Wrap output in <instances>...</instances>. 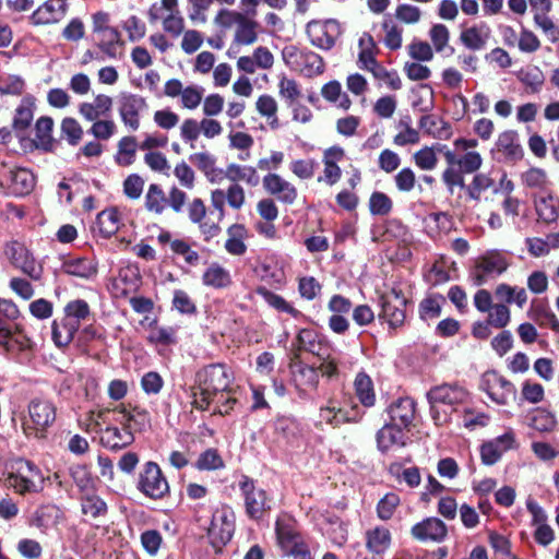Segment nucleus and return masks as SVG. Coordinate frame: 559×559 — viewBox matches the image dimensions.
Instances as JSON below:
<instances>
[{
    "mask_svg": "<svg viewBox=\"0 0 559 559\" xmlns=\"http://www.w3.org/2000/svg\"><path fill=\"white\" fill-rule=\"evenodd\" d=\"M53 120L50 117H40L35 124V140L37 146L48 150L52 145Z\"/></svg>",
    "mask_w": 559,
    "mask_h": 559,
    "instance_id": "46",
    "label": "nucleus"
},
{
    "mask_svg": "<svg viewBox=\"0 0 559 559\" xmlns=\"http://www.w3.org/2000/svg\"><path fill=\"white\" fill-rule=\"evenodd\" d=\"M226 203L230 209L239 211L246 204V191L238 182H234L225 190Z\"/></svg>",
    "mask_w": 559,
    "mask_h": 559,
    "instance_id": "64",
    "label": "nucleus"
},
{
    "mask_svg": "<svg viewBox=\"0 0 559 559\" xmlns=\"http://www.w3.org/2000/svg\"><path fill=\"white\" fill-rule=\"evenodd\" d=\"M178 12H180L178 8V0H160L159 3H154L148 11V19L151 22L163 21Z\"/></svg>",
    "mask_w": 559,
    "mask_h": 559,
    "instance_id": "53",
    "label": "nucleus"
},
{
    "mask_svg": "<svg viewBox=\"0 0 559 559\" xmlns=\"http://www.w3.org/2000/svg\"><path fill=\"white\" fill-rule=\"evenodd\" d=\"M98 36V47L100 48V50L108 57L116 58V44L120 39L119 32L116 28L108 26L103 33H99Z\"/></svg>",
    "mask_w": 559,
    "mask_h": 559,
    "instance_id": "59",
    "label": "nucleus"
},
{
    "mask_svg": "<svg viewBox=\"0 0 559 559\" xmlns=\"http://www.w3.org/2000/svg\"><path fill=\"white\" fill-rule=\"evenodd\" d=\"M484 384L489 397L499 405L508 404L515 396L514 385L496 372H487Z\"/></svg>",
    "mask_w": 559,
    "mask_h": 559,
    "instance_id": "17",
    "label": "nucleus"
},
{
    "mask_svg": "<svg viewBox=\"0 0 559 559\" xmlns=\"http://www.w3.org/2000/svg\"><path fill=\"white\" fill-rule=\"evenodd\" d=\"M516 447L515 435L512 430H508L490 441L485 442L480 447V457L485 465L491 466L496 464L502 454Z\"/></svg>",
    "mask_w": 559,
    "mask_h": 559,
    "instance_id": "13",
    "label": "nucleus"
},
{
    "mask_svg": "<svg viewBox=\"0 0 559 559\" xmlns=\"http://www.w3.org/2000/svg\"><path fill=\"white\" fill-rule=\"evenodd\" d=\"M90 314V306L82 299H75L68 302L63 309V317L79 329L82 322L85 321Z\"/></svg>",
    "mask_w": 559,
    "mask_h": 559,
    "instance_id": "40",
    "label": "nucleus"
},
{
    "mask_svg": "<svg viewBox=\"0 0 559 559\" xmlns=\"http://www.w3.org/2000/svg\"><path fill=\"white\" fill-rule=\"evenodd\" d=\"M391 540V532L384 526H376L366 532V547L374 555L384 554L390 548Z\"/></svg>",
    "mask_w": 559,
    "mask_h": 559,
    "instance_id": "31",
    "label": "nucleus"
},
{
    "mask_svg": "<svg viewBox=\"0 0 559 559\" xmlns=\"http://www.w3.org/2000/svg\"><path fill=\"white\" fill-rule=\"evenodd\" d=\"M195 466L201 471L218 469L224 466V461L216 450L207 449L200 454Z\"/></svg>",
    "mask_w": 559,
    "mask_h": 559,
    "instance_id": "61",
    "label": "nucleus"
},
{
    "mask_svg": "<svg viewBox=\"0 0 559 559\" xmlns=\"http://www.w3.org/2000/svg\"><path fill=\"white\" fill-rule=\"evenodd\" d=\"M258 22L245 14L235 27L228 53L236 47L253 45L258 40Z\"/></svg>",
    "mask_w": 559,
    "mask_h": 559,
    "instance_id": "26",
    "label": "nucleus"
},
{
    "mask_svg": "<svg viewBox=\"0 0 559 559\" xmlns=\"http://www.w3.org/2000/svg\"><path fill=\"white\" fill-rule=\"evenodd\" d=\"M254 106L257 112L267 121L271 130L280 128V119L277 116L278 104L273 96L269 94L260 95L257 98Z\"/></svg>",
    "mask_w": 559,
    "mask_h": 559,
    "instance_id": "33",
    "label": "nucleus"
},
{
    "mask_svg": "<svg viewBox=\"0 0 559 559\" xmlns=\"http://www.w3.org/2000/svg\"><path fill=\"white\" fill-rule=\"evenodd\" d=\"M241 489L245 495L247 513L253 519H260L270 509L266 492L257 488L249 479L241 483Z\"/></svg>",
    "mask_w": 559,
    "mask_h": 559,
    "instance_id": "19",
    "label": "nucleus"
},
{
    "mask_svg": "<svg viewBox=\"0 0 559 559\" xmlns=\"http://www.w3.org/2000/svg\"><path fill=\"white\" fill-rule=\"evenodd\" d=\"M139 489L145 496L153 499H162L168 493V481L156 463H145L143 471L140 474Z\"/></svg>",
    "mask_w": 559,
    "mask_h": 559,
    "instance_id": "7",
    "label": "nucleus"
},
{
    "mask_svg": "<svg viewBox=\"0 0 559 559\" xmlns=\"http://www.w3.org/2000/svg\"><path fill=\"white\" fill-rule=\"evenodd\" d=\"M117 406L114 408H102L91 411L86 414L85 430L97 433L100 437V429L115 423L117 424Z\"/></svg>",
    "mask_w": 559,
    "mask_h": 559,
    "instance_id": "30",
    "label": "nucleus"
},
{
    "mask_svg": "<svg viewBox=\"0 0 559 559\" xmlns=\"http://www.w3.org/2000/svg\"><path fill=\"white\" fill-rule=\"evenodd\" d=\"M82 512L90 518H98L107 511L106 503L92 491L83 493L81 498Z\"/></svg>",
    "mask_w": 559,
    "mask_h": 559,
    "instance_id": "49",
    "label": "nucleus"
},
{
    "mask_svg": "<svg viewBox=\"0 0 559 559\" xmlns=\"http://www.w3.org/2000/svg\"><path fill=\"white\" fill-rule=\"evenodd\" d=\"M493 187L495 179H492L488 174L480 173L474 176L472 182L467 187V192L473 200L479 201L481 194Z\"/></svg>",
    "mask_w": 559,
    "mask_h": 559,
    "instance_id": "55",
    "label": "nucleus"
},
{
    "mask_svg": "<svg viewBox=\"0 0 559 559\" xmlns=\"http://www.w3.org/2000/svg\"><path fill=\"white\" fill-rule=\"evenodd\" d=\"M431 416L436 425L448 423L454 407L467 401L468 392L456 384H442L428 392Z\"/></svg>",
    "mask_w": 559,
    "mask_h": 559,
    "instance_id": "2",
    "label": "nucleus"
},
{
    "mask_svg": "<svg viewBox=\"0 0 559 559\" xmlns=\"http://www.w3.org/2000/svg\"><path fill=\"white\" fill-rule=\"evenodd\" d=\"M411 535L419 542L441 543L448 535V527L438 518H427L413 525Z\"/></svg>",
    "mask_w": 559,
    "mask_h": 559,
    "instance_id": "18",
    "label": "nucleus"
},
{
    "mask_svg": "<svg viewBox=\"0 0 559 559\" xmlns=\"http://www.w3.org/2000/svg\"><path fill=\"white\" fill-rule=\"evenodd\" d=\"M319 417L321 421H324L325 424L333 427H337L343 423L357 421L360 418V416L357 414L350 416L348 412L342 407H337L333 404L332 401H329L326 406L320 408Z\"/></svg>",
    "mask_w": 559,
    "mask_h": 559,
    "instance_id": "34",
    "label": "nucleus"
},
{
    "mask_svg": "<svg viewBox=\"0 0 559 559\" xmlns=\"http://www.w3.org/2000/svg\"><path fill=\"white\" fill-rule=\"evenodd\" d=\"M356 395L360 403L367 407L374 404L376 395L373 391V383L369 376L360 372L356 376L355 382Z\"/></svg>",
    "mask_w": 559,
    "mask_h": 559,
    "instance_id": "43",
    "label": "nucleus"
},
{
    "mask_svg": "<svg viewBox=\"0 0 559 559\" xmlns=\"http://www.w3.org/2000/svg\"><path fill=\"white\" fill-rule=\"evenodd\" d=\"M117 131V126L110 119H97L93 121L90 133L98 140H109Z\"/></svg>",
    "mask_w": 559,
    "mask_h": 559,
    "instance_id": "62",
    "label": "nucleus"
},
{
    "mask_svg": "<svg viewBox=\"0 0 559 559\" xmlns=\"http://www.w3.org/2000/svg\"><path fill=\"white\" fill-rule=\"evenodd\" d=\"M377 442L382 452L393 451L405 445L406 435L403 428L388 424L379 430Z\"/></svg>",
    "mask_w": 559,
    "mask_h": 559,
    "instance_id": "27",
    "label": "nucleus"
},
{
    "mask_svg": "<svg viewBox=\"0 0 559 559\" xmlns=\"http://www.w3.org/2000/svg\"><path fill=\"white\" fill-rule=\"evenodd\" d=\"M228 142L230 148L245 153V155L239 156L240 159L246 160L250 157L249 151L254 143L252 135L243 131H230L228 133Z\"/></svg>",
    "mask_w": 559,
    "mask_h": 559,
    "instance_id": "51",
    "label": "nucleus"
},
{
    "mask_svg": "<svg viewBox=\"0 0 559 559\" xmlns=\"http://www.w3.org/2000/svg\"><path fill=\"white\" fill-rule=\"evenodd\" d=\"M233 374L221 364L211 365L200 370L192 386V404L199 409H207L213 403L217 404V412L228 414L236 402L229 395Z\"/></svg>",
    "mask_w": 559,
    "mask_h": 559,
    "instance_id": "1",
    "label": "nucleus"
},
{
    "mask_svg": "<svg viewBox=\"0 0 559 559\" xmlns=\"http://www.w3.org/2000/svg\"><path fill=\"white\" fill-rule=\"evenodd\" d=\"M263 188L278 200L292 204L297 198L296 188L278 174L269 173L262 179Z\"/></svg>",
    "mask_w": 559,
    "mask_h": 559,
    "instance_id": "21",
    "label": "nucleus"
},
{
    "mask_svg": "<svg viewBox=\"0 0 559 559\" xmlns=\"http://www.w3.org/2000/svg\"><path fill=\"white\" fill-rule=\"evenodd\" d=\"M112 98L106 94H97L92 102L79 105V114L87 121H95L107 116L112 109Z\"/></svg>",
    "mask_w": 559,
    "mask_h": 559,
    "instance_id": "25",
    "label": "nucleus"
},
{
    "mask_svg": "<svg viewBox=\"0 0 559 559\" xmlns=\"http://www.w3.org/2000/svg\"><path fill=\"white\" fill-rule=\"evenodd\" d=\"M204 90L199 85H187L181 94L180 106L188 110L197 109L203 100Z\"/></svg>",
    "mask_w": 559,
    "mask_h": 559,
    "instance_id": "56",
    "label": "nucleus"
},
{
    "mask_svg": "<svg viewBox=\"0 0 559 559\" xmlns=\"http://www.w3.org/2000/svg\"><path fill=\"white\" fill-rule=\"evenodd\" d=\"M120 222L121 215L115 207L106 209L97 215L98 230L105 237H109L117 233L120 227Z\"/></svg>",
    "mask_w": 559,
    "mask_h": 559,
    "instance_id": "38",
    "label": "nucleus"
},
{
    "mask_svg": "<svg viewBox=\"0 0 559 559\" xmlns=\"http://www.w3.org/2000/svg\"><path fill=\"white\" fill-rule=\"evenodd\" d=\"M138 143L134 136H123L118 142L116 162L120 166H129L134 162Z\"/></svg>",
    "mask_w": 559,
    "mask_h": 559,
    "instance_id": "45",
    "label": "nucleus"
},
{
    "mask_svg": "<svg viewBox=\"0 0 559 559\" xmlns=\"http://www.w3.org/2000/svg\"><path fill=\"white\" fill-rule=\"evenodd\" d=\"M134 441V436L130 432V429L126 426L118 424H110L100 429L99 442L102 445L109 450H120L129 447Z\"/></svg>",
    "mask_w": 559,
    "mask_h": 559,
    "instance_id": "20",
    "label": "nucleus"
},
{
    "mask_svg": "<svg viewBox=\"0 0 559 559\" xmlns=\"http://www.w3.org/2000/svg\"><path fill=\"white\" fill-rule=\"evenodd\" d=\"M445 146H424L413 154L415 165L421 170H432L438 165V152H443Z\"/></svg>",
    "mask_w": 559,
    "mask_h": 559,
    "instance_id": "39",
    "label": "nucleus"
},
{
    "mask_svg": "<svg viewBox=\"0 0 559 559\" xmlns=\"http://www.w3.org/2000/svg\"><path fill=\"white\" fill-rule=\"evenodd\" d=\"M536 213L538 219L545 223H552L558 217V201L552 197H542L536 201Z\"/></svg>",
    "mask_w": 559,
    "mask_h": 559,
    "instance_id": "52",
    "label": "nucleus"
},
{
    "mask_svg": "<svg viewBox=\"0 0 559 559\" xmlns=\"http://www.w3.org/2000/svg\"><path fill=\"white\" fill-rule=\"evenodd\" d=\"M278 95L288 106L300 100L302 97V91L296 80L282 76L278 82Z\"/></svg>",
    "mask_w": 559,
    "mask_h": 559,
    "instance_id": "50",
    "label": "nucleus"
},
{
    "mask_svg": "<svg viewBox=\"0 0 559 559\" xmlns=\"http://www.w3.org/2000/svg\"><path fill=\"white\" fill-rule=\"evenodd\" d=\"M407 53L414 61L429 62L433 59V48L427 41L415 39L407 46Z\"/></svg>",
    "mask_w": 559,
    "mask_h": 559,
    "instance_id": "57",
    "label": "nucleus"
},
{
    "mask_svg": "<svg viewBox=\"0 0 559 559\" xmlns=\"http://www.w3.org/2000/svg\"><path fill=\"white\" fill-rule=\"evenodd\" d=\"M226 175L233 183L243 181L249 186H255L259 181L257 169L252 166L229 164L226 168Z\"/></svg>",
    "mask_w": 559,
    "mask_h": 559,
    "instance_id": "41",
    "label": "nucleus"
},
{
    "mask_svg": "<svg viewBox=\"0 0 559 559\" xmlns=\"http://www.w3.org/2000/svg\"><path fill=\"white\" fill-rule=\"evenodd\" d=\"M79 328L64 317L56 319L52 323V340L59 347L68 346L76 334Z\"/></svg>",
    "mask_w": 559,
    "mask_h": 559,
    "instance_id": "37",
    "label": "nucleus"
},
{
    "mask_svg": "<svg viewBox=\"0 0 559 559\" xmlns=\"http://www.w3.org/2000/svg\"><path fill=\"white\" fill-rule=\"evenodd\" d=\"M117 424L126 426L134 436L135 432L144 431L151 426L150 413L141 407H128L124 404L117 406Z\"/></svg>",
    "mask_w": 559,
    "mask_h": 559,
    "instance_id": "16",
    "label": "nucleus"
},
{
    "mask_svg": "<svg viewBox=\"0 0 559 559\" xmlns=\"http://www.w3.org/2000/svg\"><path fill=\"white\" fill-rule=\"evenodd\" d=\"M395 19L405 25H416L423 17L421 10L413 4H400L395 9Z\"/></svg>",
    "mask_w": 559,
    "mask_h": 559,
    "instance_id": "60",
    "label": "nucleus"
},
{
    "mask_svg": "<svg viewBox=\"0 0 559 559\" xmlns=\"http://www.w3.org/2000/svg\"><path fill=\"white\" fill-rule=\"evenodd\" d=\"M307 34L314 46L329 50L342 34V28L335 20L313 21L308 23Z\"/></svg>",
    "mask_w": 559,
    "mask_h": 559,
    "instance_id": "9",
    "label": "nucleus"
},
{
    "mask_svg": "<svg viewBox=\"0 0 559 559\" xmlns=\"http://www.w3.org/2000/svg\"><path fill=\"white\" fill-rule=\"evenodd\" d=\"M203 283L215 288H223L229 285V273L219 265H211L203 274Z\"/></svg>",
    "mask_w": 559,
    "mask_h": 559,
    "instance_id": "54",
    "label": "nucleus"
},
{
    "mask_svg": "<svg viewBox=\"0 0 559 559\" xmlns=\"http://www.w3.org/2000/svg\"><path fill=\"white\" fill-rule=\"evenodd\" d=\"M391 423L401 428H407L415 417V402L412 399H399L389 407Z\"/></svg>",
    "mask_w": 559,
    "mask_h": 559,
    "instance_id": "28",
    "label": "nucleus"
},
{
    "mask_svg": "<svg viewBox=\"0 0 559 559\" xmlns=\"http://www.w3.org/2000/svg\"><path fill=\"white\" fill-rule=\"evenodd\" d=\"M56 420V407L46 400H33L23 418V430L27 436L44 438Z\"/></svg>",
    "mask_w": 559,
    "mask_h": 559,
    "instance_id": "3",
    "label": "nucleus"
},
{
    "mask_svg": "<svg viewBox=\"0 0 559 559\" xmlns=\"http://www.w3.org/2000/svg\"><path fill=\"white\" fill-rule=\"evenodd\" d=\"M293 381L301 394H307L317 390L319 384L318 369L301 361H296L292 366Z\"/></svg>",
    "mask_w": 559,
    "mask_h": 559,
    "instance_id": "24",
    "label": "nucleus"
},
{
    "mask_svg": "<svg viewBox=\"0 0 559 559\" xmlns=\"http://www.w3.org/2000/svg\"><path fill=\"white\" fill-rule=\"evenodd\" d=\"M382 317L392 329L404 323L406 318V298L401 290L392 288L382 295Z\"/></svg>",
    "mask_w": 559,
    "mask_h": 559,
    "instance_id": "11",
    "label": "nucleus"
},
{
    "mask_svg": "<svg viewBox=\"0 0 559 559\" xmlns=\"http://www.w3.org/2000/svg\"><path fill=\"white\" fill-rule=\"evenodd\" d=\"M488 38V29L486 27L473 26L461 33L462 43L469 49L478 50L483 48Z\"/></svg>",
    "mask_w": 559,
    "mask_h": 559,
    "instance_id": "47",
    "label": "nucleus"
},
{
    "mask_svg": "<svg viewBox=\"0 0 559 559\" xmlns=\"http://www.w3.org/2000/svg\"><path fill=\"white\" fill-rule=\"evenodd\" d=\"M454 145L456 151L462 153L457 159V165L464 173L471 174L480 168L483 158L478 152L473 150L477 146L476 140L457 139Z\"/></svg>",
    "mask_w": 559,
    "mask_h": 559,
    "instance_id": "23",
    "label": "nucleus"
},
{
    "mask_svg": "<svg viewBox=\"0 0 559 559\" xmlns=\"http://www.w3.org/2000/svg\"><path fill=\"white\" fill-rule=\"evenodd\" d=\"M144 204L150 213L160 215L165 211L167 197L158 185L152 183L148 186Z\"/></svg>",
    "mask_w": 559,
    "mask_h": 559,
    "instance_id": "42",
    "label": "nucleus"
},
{
    "mask_svg": "<svg viewBox=\"0 0 559 559\" xmlns=\"http://www.w3.org/2000/svg\"><path fill=\"white\" fill-rule=\"evenodd\" d=\"M321 95L326 102L335 104L343 110H348L352 107L353 103L348 95L343 92L338 81L334 80L324 84L321 88Z\"/></svg>",
    "mask_w": 559,
    "mask_h": 559,
    "instance_id": "36",
    "label": "nucleus"
},
{
    "mask_svg": "<svg viewBox=\"0 0 559 559\" xmlns=\"http://www.w3.org/2000/svg\"><path fill=\"white\" fill-rule=\"evenodd\" d=\"M0 346L7 354L21 352L31 347V340L20 324H9L0 319Z\"/></svg>",
    "mask_w": 559,
    "mask_h": 559,
    "instance_id": "14",
    "label": "nucleus"
},
{
    "mask_svg": "<svg viewBox=\"0 0 559 559\" xmlns=\"http://www.w3.org/2000/svg\"><path fill=\"white\" fill-rule=\"evenodd\" d=\"M148 105L146 99L138 94L123 92L117 97V111L123 126L130 131H138L142 115Z\"/></svg>",
    "mask_w": 559,
    "mask_h": 559,
    "instance_id": "6",
    "label": "nucleus"
},
{
    "mask_svg": "<svg viewBox=\"0 0 559 559\" xmlns=\"http://www.w3.org/2000/svg\"><path fill=\"white\" fill-rule=\"evenodd\" d=\"M509 266L506 257L498 251L487 252L475 265L474 280L477 285L485 284L490 277L502 274Z\"/></svg>",
    "mask_w": 559,
    "mask_h": 559,
    "instance_id": "10",
    "label": "nucleus"
},
{
    "mask_svg": "<svg viewBox=\"0 0 559 559\" xmlns=\"http://www.w3.org/2000/svg\"><path fill=\"white\" fill-rule=\"evenodd\" d=\"M41 476L36 467L28 461L17 459L12 462L5 484L19 493L38 491L41 488L36 485V480Z\"/></svg>",
    "mask_w": 559,
    "mask_h": 559,
    "instance_id": "5",
    "label": "nucleus"
},
{
    "mask_svg": "<svg viewBox=\"0 0 559 559\" xmlns=\"http://www.w3.org/2000/svg\"><path fill=\"white\" fill-rule=\"evenodd\" d=\"M61 132L71 145H76L83 138V129L74 118L68 117L62 120Z\"/></svg>",
    "mask_w": 559,
    "mask_h": 559,
    "instance_id": "63",
    "label": "nucleus"
},
{
    "mask_svg": "<svg viewBox=\"0 0 559 559\" xmlns=\"http://www.w3.org/2000/svg\"><path fill=\"white\" fill-rule=\"evenodd\" d=\"M187 211L189 219L191 221V223L199 225V228L202 231V234L206 235L207 237H213L218 234V225L203 223V219L206 216L207 209L202 199L194 198L188 204Z\"/></svg>",
    "mask_w": 559,
    "mask_h": 559,
    "instance_id": "29",
    "label": "nucleus"
},
{
    "mask_svg": "<svg viewBox=\"0 0 559 559\" xmlns=\"http://www.w3.org/2000/svg\"><path fill=\"white\" fill-rule=\"evenodd\" d=\"M429 38L433 50L442 52L449 46L450 31L444 24H435L429 29Z\"/></svg>",
    "mask_w": 559,
    "mask_h": 559,
    "instance_id": "58",
    "label": "nucleus"
},
{
    "mask_svg": "<svg viewBox=\"0 0 559 559\" xmlns=\"http://www.w3.org/2000/svg\"><path fill=\"white\" fill-rule=\"evenodd\" d=\"M228 238L225 242V249L233 255H242L247 246L245 239L248 236V230L241 224H234L227 229Z\"/></svg>",
    "mask_w": 559,
    "mask_h": 559,
    "instance_id": "35",
    "label": "nucleus"
},
{
    "mask_svg": "<svg viewBox=\"0 0 559 559\" xmlns=\"http://www.w3.org/2000/svg\"><path fill=\"white\" fill-rule=\"evenodd\" d=\"M5 254L16 267L33 278H38L40 267L25 245L19 241H11L7 245Z\"/></svg>",
    "mask_w": 559,
    "mask_h": 559,
    "instance_id": "15",
    "label": "nucleus"
},
{
    "mask_svg": "<svg viewBox=\"0 0 559 559\" xmlns=\"http://www.w3.org/2000/svg\"><path fill=\"white\" fill-rule=\"evenodd\" d=\"M5 183L11 194L23 197L34 189L35 177L25 168H12L5 174Z\"/></svg>",
    "mask_w": 559,
    "mask_h": 559,
    "instance_id": "22",
    "label": "nucleus"
},
{
    "mask_svg": "<svg viewBox=\"0 0 559 559\" xmlns=\"http://www.w3.org/2000/svg\"><path fill=\"white\" fill-rule=\"evenodd\" d=\"M64 271L69 275L85 280L94 277L97 272L95 264L87 259H78L67 262L64 264Z\"/></svg>",
    "mask_w": 559,
    "mask_h": 559,
    "instance_id": "48",
    "label": "nucleus"
},
{
    "mask_svg": "<svg viewBox=\"0 0 559 559\" xmlns=\"http://www.w3.org/2000/svg\"><path fill=\"white\" fill-rule=\"evenodd\" d=\"M383 31L382 41L390 50H399L403 45V28L392 21L381 24Z\"/></svg>",
    "mask_w": 559,
    "mask_h": 559,
    "instance_id": "44",
    "label": "nucleus"
},
{
    "mask_svg": "<svg viewBox=\"0 0 559 559\" xmlns=\"http://www.w3.org/2000/svg\"><path fill=\"white\" fill-rule=\"evenodd\" d=\"M282 59L284 63L307 78L320 75L324 71V61L313 51L302 50L294 45L283 48Z\"/></svg>",
    "mask_w": 559,
    "mask_h": 559,
    "instance_id": "4",
    "label": "nucleus"
},
{
    "mask_svg": "<svg viewBox=\"0 0 559 559\" xmlns=\"http://www.w3.org/2000/svg\"><path fill=\"white\" fill-rule=\"evenodd\" d=\"M497 150L506 157L516 160L523 156V148L519 141V134L514 130H506L498 135Z\"/></svg>",
    "mask_w": 559,
    "mask_h": 559,
    "instance_id": "32",
    "label": "nucleus"
},
{
    "mask_svg": "<svg viewBox=\"0 0 559 559\" xmlns=\"http://www.w3.org/2000/svg\"><path fill=\"white\" fill-rule=\"evenodd\" d=\"M68 0H47L31 15V23L35 26H46L61 22L68 13Z\"/></svg>",
    "mask_w": 559,
    "mask_h": 559,
    "instance_id": "12",
    "label": "nucleus"
},
{
    "mask_svg": "<svg viewBox=\"0 0 559 559\" xmlns=\"http://www.w3.org/2000/svg\"><path fill=\"white\" fill-rule=\"evenodd\" d=\"M234 514L228 509L217 510L212 518L209 527V537L212 546L219 550L226 545L234 534Z\"/></svg>",
    "mask_w": 559,
    "mask_h": 559,
    "instance_id": "8",
    "label": "nucleus"
}]
</instances>
